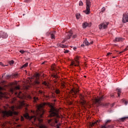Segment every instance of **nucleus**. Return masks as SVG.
<instances>
[{"label":"nucleus","instance_id":"obj_1","mask_svg":"<svg viewBox=\"0 0 128 128\" xmlns=\"http://www.w3.org/2000/svg\"><path fill=\"white\" fill-rule=\"evenodd\" d=\"M46 106V102L40 104L38 106V110L36 112V115L30 116V115H28V114L26 113L24 114V118L28 120H32V118H33L35 121L38 120L40 124L42 122V118L44 114L46 112H44V108Z\"/></svg>","mask_w":128,"mask_h":128},{"label":"nucleus","instance_id":"obj_2","mask_svg":"<svg viewBox=\"0 0 128 128\" xmlns=\"http://www.w3.org/2000/svg\"><path fill=\"white\" fill-rule=\"evenodd\" d=\"M50 114L48 116L49 118H54L52 119L48 120V124L51 126H56V124H58V118H60V115H58V111L54 108V106H51L50 110Z\"/></svg>","mask_w":128,"mask_h":128},{"label":"nucleus","instance_id":"obj_3","mask_svg":"<svg viewBox=\"0 0 128 128\" xmlns=\"http://www.w3.org/2000/svg\"><path fill=\"white\" fill-rule=\"evenodd\" d=\"M14 107H12V111L10 110L8 111H6V110H2V113L3 114V116H12L13 114H14V116H18V112L14 111Z\"/></svg>","mask_w":128,"mask_h":128},{"label":"nucleus","instance_id":"obj_4","mask_svg":"<svg viewBox=\"0 0 128 128\" xmlns=\"http://www.w3.org/2000/svg\"><path fill=\"white\" fill-rule=\"evenodd\" d=\"M86 10L84 11V12H85L86 14H90V6L92 2L90 0H86Z\"/></svg>","mask_w":128,"mask_h":128},{"label":"nucleus","instance_id":"obj_5","mask_svg":"<svg viewBox=\"0 0 128 128\" xmlns=\"http://www.w3.org/2000/svg\"><path fill=\"white\" fill-rule=\"evenodd\" d=\"M104 98V96H100L96 97L94 98L93 101L94 104H100V102Z\"/></svg>","mask_w":128,"mask_h":128},{"label":"nucleus","instance_id":"obj_6","mask_svg":"<svg viewBox=\"0 0 128 128\" xmlns=\"http://www.w3.org/2000/svg\"><path fill=\"white\" fill-rule=\"evenodd\" d=\"M66 37L64 38V40L62 42V44H64L68 40H70V36H72V31H70L66 33Z\"/></svg>","mask_w":128,"mask_h":128},{"label":"nucleus","instance_id":"obj_7","mask_svg":"<svg viewBox=\"0 0 128 128\" xmlns=\"http://www.w3.org/2000/svg\"><path fill=\"white\" fill-rule=\"evenodd\" d=\"M79 90L78 89L76 88H73L70 92V94L71 96H73V98H76L78 96V92Z\"/></svg>","mask_w":128,"mask_h":128},{"label":"nucleus","instance_id":"obj_8","mask_svg":"<svg viewBox=\"0 0 128 128\" xmlns=\"http://www.w3.org/2000/svg\"><path fill=\"white\" fill-rule=\"evenodd\" d=\"M108 22H104L100 25H99V28L100 30L102 28H108Z\"/></svg>","mask_w":128,"mask_h":128},{"label":"nucleus","instance_id":"obj_9","mask_svg":"<svg viewBox=\"0 0 128 128\" xmlns=\"http://www.w3.org/2000/svg\"><path fill=\"white\" fill-rule=\"evenodd\" d=\"M122 22H124V24H126V22H128V14H123Z\"/></svg>","mask_w":128,"mask_h":128},{"label":"nucleus","instance_id":"obj_10","mask_svg":"<svg viewBox=\"0 0 128 128\" xmlns=\"http://www.w3.org/2000/svg\"><path fill=\"white\" fill-rule=\"evenodd\" d=\"M8 36V35L6 33L2 32H0V38H6Z\"/></svg>","mask_w":128,"mask_h":128},{"label":"nucleus","instance_id":"obj_11","mask_svg":"<svg viewBox=\"0 0 128 128\" xmlns=\"http://www.w3.org/2000/svg\"><path fill=\"white\" fill-rule=\"evenodd\" d=\"M80 98L81 100V104H82V106H84V104H86V100H84V96L81 94L80 95Z\"/></svg>","mask_w":128,"mask_h":128},{"label":"nucleus","instance_id":"obj_12","mask_svg":"<svg viewBox=\"0 0 128 128\" xmlns=\"http://www.w3.org/2000/svg\"><path fill=\"white\" fill-rule=\"evenodd\" d=\"M76 62H72L71 63V66H78V64H80V62L78 60H75Z\"/></svg>","mask_w":128,"mask_h":128},{"label":"nucleus","instance_id":"obj_13","mask_svg":"<svg viewBox=\"0 0 128 128\" xmlns=\"http://www.w3.org/2000/svg\"><path fill=\"white\" fill-rule=\"evenodd\" d=\"M124 39L122 38H116L115 40H114V42H122Z\"/></svg>","mask_w":128,"mask_h":128},{"label":"nucleus","instance_id":"obj_14","mask_svg":"<svg viewBox=\"0 0 128 128\" xmlns=\"http://www.w3.org/2000/svg\"><path fill=\"white\" fill-rule=\"evenodd\" d=\"M90 26V24L86 22H84V23L82 24V28H86L87 26Z\"/></svg>","mask_w":128,"mask_h":128},{"label":"nucleus","instance_id":"obj_15","mask_svg":"<svg viewBox=\"0 0 128 128\" xmlns=\"http://www.w3.org/2000/svg\"><path fill=\"white\" fill-rule=\"evenodd\" d=\"M100 120H98L96 122H92L91 124V126H96V124L98 125V124H100Z\"/></svg>","mask_w":128,"mask_h":128},{"label":"nucleus","instance_id":"obj_16","mask_svg":"<svg viewBox=\"0 0 128 128\" xmlns=\"http://www.w3.org/2000/svg\"><path fill=\"white\" fill-rule=\"evenodd\" d=\"M116 90L117 91V92H118V98H120V94H122V89L120 88H117Z\"/></svg>","mask_w":128,"mask_h":128},{"label":"nucleus","instance_id":"obj_17","mask_svg":"<svg viewBox=\"0 0 128 128\" xmlns=\"http://www.w3.org/2000/svg\"><path fill=\"white\" fill-rule=\"evenodd\" d=\"M58 46H60V48H68V46H64L62 44H58Z\"/></svg>","mask_w":128,"mask_h":128},{"label":"nucleus","instance_id":"obj_18","mask_svg":"<svg viewBox=\"0 0 128 128\" xmlns=\"http://www.w3.org/2000/svg\"><path fill=\"white\" fill-rule=\"evenodd\" d=\"M54 34H56V31H54L50 35L51 38L52 40H54L56 38V37L54 36Z\"/></svg>","mask_w":128,"mask_h":128},{"label":"nucleus","instance_id":"obj_19","mask_svg":"<svg viewBox=\"0 0 128 128\" xmlns=\"http://www.w3.org/2000/svg\"><path fill=\"white\" fill-rule=\"evenodd\" d=\"M42 84H44V86H46L47 88H48V86H50V84H48V82H46L44 81V82H42Z\"/></svg>","mask_w":128,"mask_h":128},{"label":"nucleus","instance_id":"obj_20","mask_svg":"<svg viewBox=\"0 0 128 128\" xmlns=\"http://www.w3.org/2000/svg\"><path fill=\"white\" fill-rule=\"evenodd\" d=\"M84 44L86 46H90V43L88 42V40H86L84 42Z\"/></svg>","mask_w":128,"mask_h":128},{"label":"nucleus","instance_id":"obj_21","mask_svg":"<svg viewBox=\"0 0 128 128\" xmlns=\"http://www.w3.org/2000/svg\"><path fill=\"white\" fill-rule=\"evenodd\" d=\"M128 118V117L122 118L120 119V122H124V120H126Z\"/></svg>","mask_w":128,"mask_h":128},{"label":"nucleus","instance_id":"obj_22","mask_svg":"<svg viewBox=\"0 0 128 128\" xmlns=\"http://www.w3.org/2000/svg\"><path fill=\"white\" fill-rule=\"evenodd\" d=\"M51 68L53 70H56V64H53L52 66H51Z\"/></svg>","mask_w":128,"mask_h":128},{"label":"nucleus","instance_id":"obj_23","mask_svg":"<svg viewBox=\"0 0 128 128\" xmlns=\"http://www.w3.org/2000/svg\"><path fill=\"white\" fill-rule=\"evenodd\" d=\"M28 66V63L26 62L22 66L21 68H26Z\"/></svg>","mask_w":128,"mask_h":128},{"label":"nucleus","instance_id":"obj_24","mask_svg":"<svg viewBox=\"0 0 128 128\" xmlns=\"http://www.w3.org/2000/svg\"><path fill=\"white\" fill-rule=\"evenodd\" d=\"M55 92L56 94H60V90L59 89H56L55 90Z\"/></svg>","mask_w":128,"mask_h":128},{"label":"nucleus","instance_id":"obj_25","mask_svg":"<svg viewBox=\"0 0 128 128\" xmlns=\"http://www.w3.org/2000/svg\"><path fill=\"white\" fill-rule=\"evenodd\" d=\"M38 100V98L36 97H34L33 102H36Z\"/></svg>","mask_w":128,"mask_h":128},{"label":"nucleus","instance_id":"obj_26","mask_svg":"<svg viewBox=\"0 0 128 128\" xmlns=\"http://www.w3.org/2000/svg\"><path fill=\"white\" fill-rule=\"evenodd\" d=\"M9 64H10V66H12V64H14V61L13 60H12L11 61H9Z\"/></svg>","mask_w":128,"mask_h":128},{"label":"nucleus","instance_id":"obj_27","mask_svg":"<svg viewBox=\"0 0 128 128\" xmlns=\"http://www.w3.org/2000/svg\"><path fill=\"white\" fill-rule=\"evenodd\" d=\"M80 14H76V18H77V20H78V18H80Z\"/></svg>","mask_w":128,"mask_h":128},{"label":"nucleus","instance_id":"obj_28","mask_svg":"<svg viewBox=\"0 0 128 128\" xmlns=\"http://www.w3.org/2000/svg\"><path fill=\"white\" fill-rule=\"evenodd\" d=\"M108 128V126L107 124H104L103 126H102V128Z\"/></svg>","mask_w":128,"mask_h":128},{"label":"nucleus","instance_id":"obj_29","mask_svg":"<svg viewBox=\"0 0 128 128\" xmlns=\"http://www.w3.org/2000/svg\"><path fill=\"white\" fill-rule=\"evenodd\" d=\"M4 90V88H2V86H0V94H4V93L0 92V90Z\"/></svg>","mask_w":128,"mask_h":128},{"label":"nucleus","instance_id":"obj_30","mask_svg":"<svg viewBox=\"0 0 128 128\" xmlns=\"http://www.w3.org/2000/svg\"><path fill=\"white\" fill-rule=\"evenodd\" d=\"M110 122H112V120H107L105 124L108 125V123Z\"/></svg>","mask_w":128,"mask_h":128},{"label":"nucleus","instance_id":"obj_31","mask_svg":"<svg viewBox=\"0 0 128 128\" xmlns=\"http://www.w3.org/2000/svg\"><path fill=\"white\" fill-rule=\"evenodd\" d=\"M126 50H128V48H126L125 49H124V50L123 51H122L121 52H120V54H122V52H126Z\"/></svg>","mask_w":128,"mask_h":128},{"label":"nucleus","instance_id":"obj_32","mask_svg":"<svg viewBox=\"0 0 128 128\" xmlns=\"http://www.w3.org/2000/svg\"><path fill=\"white\" fill-rule=\"evenodd\" d=\"M35 84H40V81L38 80H36Z\"/></svg>","mask_w":128,"mask_h":128},{"label":"nucleus","instance_id":"obj_33","mask_svg":"<svg viewBox=\"0 0 128 128\" xmlns=\"http://www.w3.org/2000/svg\"><path fill=\"white\" fill-rule=\"evenodd\" d=\"M20 120L21 122H24V118L22 116H20Z\"/></svg>","mask_w":128,"mask_h":128},{"label":"nucleus","instance_id":"obj_34","mask_svg":"<svg viewBox=\"0 0 128 128\" xmlns=\"http://www.w3.org/2000/svg\"><path fill=\"white\" fill-rule=\"evenodd\" d=\"M105 10H106V8H104V7H103L101 10L102 12H104Z\"/></svg>","mask_w":128,"mask_h":128},{"label":"nucleus","instance_id":"obj_35","mask_svg":"<svg viewBox=\"0 0 128 128\" xmlns=\"http://www.w3.org/2000/svg\"><path fill=\"white\" fill-rule=\"evenodd\" d=\"M123 102H124V104H125V106H126L128 104V101H124V100H122Z\"/></svg>","mask_w":128,"mask_h":128},{"label":"nucleus","instance_id":"obj_36","mask_svg":"<svg viewBox=\"0 0 128 128\" xmlns=\"http://www.w3.org/2000/svg\"><path fill=\"white\" fill-rule=\"evenodd\" d=\"M82 4H84V3L80 1L79 2V6H82Z\"/></svg>","mask_w":128,"mask_h":128},{"label":"nucleus","instance_id":"obj_37","mask_svg":"<svg viewBox=\"0 0 128 128\" xmlns=\"http://www.w3.org/2000/svg\"><path fill=\"white\" fill-rule=\"evenodd\" d=\"M40 128H46V126L44 125H41L40 126Z\"/></svg>","mask_w":128,"mask_h":128},{"label":"nucleus","instance_id":"obj_38","mask_svg":"<svg viewBox=\"0 0 128 128\" xmlns=\"http://www.w3.org/2000/svg\"><path fill=\"white\" fill-rule=\"evenodd\" d=\"M0 65L2 66H8V65H4L2 62H0Z\"/></svg>","mask_w":128,"mask_h":128},{"label":"nucleus","instance_id":"obj_39","mask_svg":"<svg viewBox=\"0 0 128 128\" xmlns=\"http://www.w3.org/2000/svg\"><path fill=\"white\" fill-rule=\"evenodd\" d=\"M20 54H24V52H24V50H20Z\"/></svg>","mask_w":128,"mask_h":128},{"label":"nucleus","instance_id":"obj_40","mask_svg":"<svg viewBox=\"0 0 128 128\" xmlns=\"http://www.w3.org/2000/svg\"><path fill=\"white\" fill-rule=\"evenodd\" d=\"M79 59H80V56H76V60H78Z\"/></svg>","mask_w":128,"mask_h":128},{"label":"nucleus","instance_id":"obj_41","mask_svg":"<svg viewBox=\"0 0 128 128\" xmlns=\"http://www.w3.org/2000/svg\"><path fill=\"white\" fill-rule=\"evenodd\" d=\"M112 54V52H108V53L107 54L106 56H110Z\"/></svg>","mask_w":128,"mask_h":128},{"label":"nucleus","instance_id":"obj_42","mask_svg":"<svg viewBox=\"0 0 128 128\" xmlns=\"http://www.w3.org/2000/svg\"><path fill=\"white\" fill-rule=\"evenodd\" d=\"M14 78H18V74H14Z\"/></svg>","mask_w":128,"mask_h":128},{"label":"nucleus","instance_id":"obj_43","mask_svg":"<svg viewBox=\"0 0 128 128\" xmlns=\"http://www.w3.org/2000/svg\"><path fill=\"white\" fill-rule=\"evenodd\" d=\"M110 96H111V98H114V94H110Z\"/></svg>","mask_w":128,"mask_h":128},{"label":"nucleus","instance_id":"obj_44","mask_svg":"<svg viewBox=\"0 0 128 128\" xmlns=\"http://www.w3.org/2000/svg\"><path fill=\"white\" fill-rule=\"evenodd\" d=\"M16 90H20V87L18 86H16L15 87Z\"/></svg>","mask_w":128,"mask_h":128},{"label":"nucleus","instance_id":"obj_45","mask_svg":"<svg viewBox=\"0 0 128 128\" xmlns=\"http://www.w3.org/2000/svg\"><path fill=\"white\" fill-rule=\"evenodd\" d=\"M76 38V34H74L72 36L73 38Z\"/></svg>","mask_w":128,"mask_h":128},{"label":"nucleus","instance_id":"obj_46","mask_svg":"<svg viewBox=\"0 0 128 128\" xmlns=\"http://www.w3.org/2000/svg\"><path fill=\"white\" fill-rule=\"evenodd\" d=\"M64 54H68V50H66L64 52Z\"/></svg>","mask_w":128,"mask_h":128},{"label":"nucleus","instance_id":"obj_47","mask_svg":"<svg viewBox=\"0 0 128 128\" xmlns=\"http://www.w3.org/2000/svg\"><path fill=\"white\" fill-rule=\"evenodd\" d=\"M24 2H30V0H25Z\"/></svg>","mask_w":128,"mask_h":128},{"label":"nucleus","instance_id":"obj_48","mask_svg":"<svg viewBox=\"0 0 128 128\" xmlns=\"http://www.w3.org/2000/svg\"><path fill=\"white\" fill-rule=\"evenodd\" d=\"M89 44H94V42H90Z\"/></svg>","mask_w":128,"mask_h":128},{"label":"nucleus","instance_id":"obj_49","mask_svg":"<svg viewBox=\"0 0 128 128\" xmlns=\"http://www.w3.org/2000/svg\"><path fill=\"white\" fill-rule=\"evenodd\" d=\"M73 49L74 50H76V47H74V48H73Z\"/></svg>","mask_w":128,"mask_h":128},{"label":"nucleus","instance_id":"obj_50","mask_svg":"<svg viewBox=\"0 0 128 128\" xmlns=\"http://www.w3.org/2000/svg\"><path fill=\"white\" fill-rule=\"evenodd\" d=\"M16 120L17 122H18V120H20V118H17Z\"/></svg>","mask_w":128,"mask_h":128},{"label":"nucleus","instance_id":"obj_51","mask_svg":"<svg viewBox=\"0 0 128 128\" xmlns=\"http://www.w3.org/2000/svg\"><path fill=\"white\" fill-rule=\"evenodd\" d=\"M81 46H82H82H84V44H82V45H81Z\"/></svg>","mask_w":128,"mask_h":128},{"label":"nucleus","instance_id":"obj_52","mask_svg":"<svg viewBox=\"0 0 128 128\" xmlns=\"http://www.w3.org/2000/svg\"><path fill=\"white\" fill-rule=\"evenodd\" d=\"M7 78H10V75H8L7 76Z\"/></svg>","mask_w":128,"mask_h":128},{"label":"nucleus","instance_id":"obj_53","mask_svg":"<svg viewBox=\"0 0 128 128\" xmlns=\"http://www.w3.org/2000/svg\"><path fill=\"white\" fill-rule=\"evenodd\" d=\"M39 92H40V94H42V91H40Z\"/></svg>","mask_w":128,"mask_h":128},{"label":"nucleus","instance_id":"obj_54","mask_svg":"<svg viewBox=\"0 0 128 128\" xmlns=\"http://www.w3.org/2000/svg\"><path fill=\"white\" fill-rule=\"evenodd\" d=\"M46 64V62H43L42 63V64Z\"/></svg>","mask_w":128,"mask_h":128},{"label":"nucleus","instance_id":"obj_55","mask_svg":"<svg viewBox=\"0 0 128 128\" xmlns=\"http://www.w3.org/2000/svg\"><path fill=\"white\" fill-rule=\"evenodd\" d=\"M54 78H56V76L54 75Z\"/></svg>","mask_w":128,"mask_h":128},{"label":"nucleus","instance_id":"obj_56","mask_svg":"<svg viewBox=\"0 0 128 128\" xmlns=\"http://www.w3.org/2000/svg\"><path fill=\"white\" fill-rule=\"evenodd\" d=\"M114 104H112V106H114Z\"/></svg>","mask_w":128,"mask_h":128},{"label":"nucleus","instance_id":"obj_57","mask_svg":"<svg viewBox=\"0 0 128 128\" xmlns=\"http://www.w3.org/2000/svg\"><path fill=\"white\" fill-rule=\"evenodd\" d=\"M20 94H22V92H19V96Z\"/></svg>","mask_w":128,"mask_h":128},{"label":"nucleus","instance_id":"obj_58","mask_svg":"<svg viewBox=\"0 0 128 128\" xmlns=\"http://www.w3.org/2000/svg\"><path fill=\"white\" fill-rule=\"evenodd\" d=\"M29 98H32V97H30V96H29Z\"/></svg>","mask_w":128,"mask_h":128},{"label":"nucleus","instance_id":"obj_59","mask_svg":"<svg viewBox=\"0 0 128 128\" xmlns=\"http://www.w3.org/2000/svg\"><path fill=\"white\" fill-rule=\"evenodd\" d=\"M112 58H116V57L113 56Z\"/></svg>","mask_w":128,"mask_h":128},{"label":"nucleus","instance_id":"obj_60","mask_svg":"<svg viewBox=\"0 0 128 128\" xmlns=\"http://www.w3.org/2000/svg\"><path fill=\"white\" fill-rule=\"evenodd\" d=\"M126 48H128L127 50H128V46H127L126 47Z\"/></svg>","mask_w":128,"mask_h":128},{"label":"nucleus","instance_id":"obj_61","mask_svg":"<svg viewBox=\"0 0 128 128\" xmlns=\"http://www.w3.org/2000/svg\"><path fill=\"white\" fill-rule=\"evenodd\" d=\"M23 16H26V14H23Z\"/></svg>","mask_w":128,"mask_h":128},{"label":"nucleus","instance_id":"obj_62","mask_svg":"<svg viewBox=\"0 0 128 128\" xmlns=\"http://www.w3.org/2000/svg\"><path fill=\"white\" fill-rule=\"evenodd\" d=\"M0 112H1V111H0Z\"/></svg>","mask_w":128,"mask_h":128}]
</instances>
